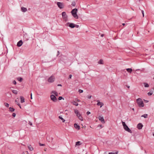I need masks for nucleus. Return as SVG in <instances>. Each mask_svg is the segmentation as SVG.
Segmentation results:
<instances>
[{
    "mask_svg": "<svg viewBox=\"0 0 154 154\" xmlns=\"http://www.w3.org/2000/svg\"><path fill=\"white\" fill-rule=\"evenodd\" d=\"M79 25H75V27H76V28H78L79 27Z\"/></svg>",
    "mask_w": 154,
    "mask_h": 154,
    "instance_id": "nucleus-45",
    "label": "nucleus"
},
{
    "mask_svg": "<svg viewBox=\"0 0 154 154\" xmlns=\"http://www.w3.org/2000/svg\"><path fill=\"white\" fill-rule=\"evenodd\" d=\"M68 17H66L65 18L63 19L66 22L68 20Z\"/></svg>",
    "mask_w": 154,
    "mask_h": 154,
    "instance_id": "nucleus-34",
    "label": "nucleus"
},
{
    "mask_svg": "<svg viewBox=\"0 0 154 154\" xmlns=\"http://www.w3.org/2000/svg\"><path fill=\"white\" fill-rule=\"evenodd\" d=\"M52 93H54L55 94L54 96H57L58 95V94L57 92L55 91H53L52 92Z\"/></svg>",
    "mask_w": 154,
    "mask_h": 154,
    "instance_id": "nucleus-28",
    "label": "nucleus"
},
{
    "mask_svg": "<svg viewBox=\"0 0 154 154\" xmlns=\"http://www.w3.org/2000/svg\"><path fill=\"white\" fill-rule=\"evenodd\" d=\"M29 124L31 126L32 125V124L31 122H29Z\"/></svg>",
    "mask_w": 154,
    "mask_h": 154,
    "instance_id": "nucleus-48",
    "label": "nucleus"
},
{
    "mask_svg": "<svg viewBox=\"0 0 154 154\" xmlns=\"http://www.w3.org/2000/svg\"><path fill=\"white\" fill-rule=\"evenodd\" d=\"M91 114V112H89V111H88L87 112V115H89V114Z\"/></svg>",
    "mask_w": 154,
    "mask_h": 154,
    "instance_id": "nucleus-43",
    "label": "nucleus"
},
{
    "mask_svg": "<svg viewBox=\"0 0 154 154\" xmlns=\"http://www.w3.org/2000/svg\"><path fill=\"white\" fill-rule=\"evenodd\" d=\"M17 103H17V105L18 106H19V107H20V108H21V106H20V104L19 103V102H18Z\"/></svg>",
    "mask_w": 154,
    "mask_h": 154,
    "instance_id": "nucleus-41",
    "label": "nucleus"
},
{
    "mask_svg": "<svg viewBox=\"0 0 154 154\" xmlns=\"http://www.w3.org/2000/svg\"><path fill=\"white\" fill-rule=\"evenodd\" d=\"M137 102L138 105L140 107H143L144 106V103L141 99L139 98L137 100Z\"/></svg>",
    "mask_w": 154,
    "mask_h": 154,
    "instance_id": "nucleus-3",
    "label": "nucleus"
},
{
    "mask_svg": "<svg viewBox=\"0 0 154 154\" xmlns=\"http://www.w3.org/2000/svg\"><path fill=\"white\" fill-rule=\"evenodd\" d=\"M58 86H62V85L60 84H59L57 85Z\"/></svg>",
    "mask_w": 154,
    "mask_h": 154,
    "instance_id": "nucleus-49",
    "label": "nucleus"
},
{
    "mask_svg": "<svg viewBox=\"0 0 154 154\" xmlns=\"http://www.w3.org/2000/svg\"><path fill=\"white\" fill-rule=\"evenodd\" d=\"M4 105L7 107H8L9 106V104L8 103H4Z\"/></svg>",
    "mask_w": 154,
    "mask_h": 154,
    "instance_id": "nucleus-30",
    "label": "nucleus"
},
{
    "mask_svg": "<svg viewBox=\"0 0 154 154\" xmlns=\"http://www.w3.org/2000/svg\"><path fill=\"white\" fill-rule=\"evenodd\" d=\"M58 7L60 9L63 8L64 5L63 3L58 2L57 3Z\"/></svg>",
    "mask_w": 154,
    "mask_h": 154,
    "instance_id": "nucleus-6",
    "label": "nucleus"
},
{
    "mask_svg": "<svg viewBox=\"0 0 154 154\" xmlns=\"http://www.w3.org/2000/svg\"><path fill=\"white\" fill-rule=\"evenodd\" d=\"M55 80V77L53 75L51 76L48 79V81L49 82L52 83L54 82Z\"/></svg>",
    "mask_w": 154,
    "mask_h": 154,
    "instance_id": "nucleus-5",
    "label": "nucleus"
},
{
    "mask_svg": "<svg viewBox=\"0 0 154 154\" xmlns=\"http://www.w3.org/2000/svg\"><path fill=\"white\" fill-rule=\"evenodd\" d=\"M20 102L21 103H23L25 102V99L22 96H20Z\"/></svg>",
    "mask_w": 154,
    "mask_h": 154,
    "instance_id": "nucleus-16",
    "label": "nucleus"
},
{
    "mask_svg": "<svg viewBox=\"0 0 154 154\" xmlns=\"http://www.w3.org/2000/svg\"><path fill=\"white\" fill-rule=\"evenodd\" d=\"M142 13L143 14V17L144 16V11H142Z\"/></svg>",
    "mask_w": 154,
    "mask_h": 154,
    "instance_id": "nucleus-44",
    "label": "nucleus"
},
{
    "mask_svg": "<svg viewBox=\"0 0 154 154\" xmlns=\"http://www.w3.org/2000/svg\"><path fill=\"white\" fill-rule=\"evenodd\" d=\"M13 83L14 84L16 85V82L15 80H14L13 82Z\"/></svg>",
    "mask_w": 154,
    "mask_h": 154,
    "instance_id": "nucleus-38",
    "label": "nucleus"
},
{
    "mask_svg": "<svg viewBox=\"0 0 154 154\" xmlns=\"http://www.w3.org/2000/svg\"><path fill=\"white\" fill-rule=\"evenodd\" d=\"M99 126H100L102 128V125H99Z\"/></svg>",
    "mask_w": 154,
    "mask_h": 154,
    "instance_id": "nucleus-60",
    "label": "nucleus"
},
{
    "mask_svg": "<svg viewBox=\"0 0 154 154\" xmlns=\"http://www.w3.org/2000/svg\"><path fill=\"white\" fill-rule=\"evenodd\" d=\"M78 11V9L74 8L71 11V13L73 17L76 19L78 18V16L77 14Z\"/></svg>",
    "mask_w": 154,
    "mask_h": 154,
    "instance_id": "nucleus-1",
    "label": "nucleus"
},
{
    "mask_svg": "<svg viewBox=\"0 0 154 154\" xmlns=\"http://www.w3.org/2000/svg\"><path fill=\"white\" fill-rule=\"evenodd\" d=\"M62 15L63 19L65 18L66 17H68L65 12H62Z\"/></svg>",
    "mask_w": 154,
    "mask_h": 154,
    "instance_id": "nucleus-12",
    "label": "nucleus"
},
{
    "mask_svg": "<svg viewBox=\"0 0 154 154\" xmlns=\"http://www.w3.org/2000/svg\"><path fill=\"white\" fill-rule=\"evenodd\" d=\"M9 111L11 112H14V108L11 107H10L9 108Z\"/></svg>",
    "mask_w": 154,
    "mask_h": 154,
    "instance_id": "nucleus-19",
    "label": "nucleus"
},
{
    "mask_svg": "<svg viewBox=\"0 0 154 154\" xmlns=\"http://www.w3.org/2000/svg\"><path fill=\"white\" fill-rule=\"evenodd\" d=\"M143 85L144 87L146 88H148L149 87V86L148 84L146 82H144L143 83Z\"/></svg>",
    "mask_w": 154,
    "mask_h": 154,
    "instance_id": "nucleus-18",
    "label": "nucleus"
},
{
    "mask_svg": "<svg viewBox=\"0 0 154 154\" xmlns=\"http://www.w3.org/2000/svg\"><path fill=\"white\" fill-rule=\"evenodd\" d=\"M50 98L51 100H52L54 102H56L57 101V98L53 94H52L50 96Z\"/></svg>",
    "mask_w": 154,
    "mask_h": 154,
    "instance_id": "nucleus-7",
    "label": "nucleus"
},
{
    "mask_svg": "<svg viewBox=\"0 0 154 154\" xmlns=\"http://www.w3.org/2000/svg\"><path fill=\"white\" fill-rule=\"evenodd\" d=\"M99 119L101 122L102 123H104L105 121L103 117L99 116L98 117Z\"/></svg>",
    "mask_w": 154,
    "mask_h": 154,
    "instance_id": "nucleus-9",
    "label": "nucleus"
},
{
    "mask_svg": "<svg viewBox=\"0 0 154 154\" xmlns=\"http://www.w3.org/2000/svg\"><path fill=\"white\" fill-rule=\"evenodd\" d=\"M28 148L29 150L30 151H32L33 149V148L31 146V145H30L29 146H28Z\"/></svg>",
    "mask_w": 154,
    "mask_h": 154,
    "instance_id": "nucleus-20",
    "label": "nucleus"
},
{
    "mask_svg": "<svg viewBox=\"0 0 154 154\" xmlns=\"http://www.w3.org/2000/svg\"><path fill=\"white\" fill-rule=\"evenodd\" d=\"M76 101H77V102H79L80 101V100H78V99H77V100H75Z\"/></svg>",
    "mask_w": 154,
    "mask_h": 154,
    "instance_id": "nucleus-52",
    "label": "nucleus"
},
{
    "mask_svg": "<svg viewBox=\"0 0 154 154\" xmlns=\"http://www.w3.org/2000/svg\"><path fill=\"white\" fill-rule=\"evenodd\" d=\"M91 96H88V99H90L91 98Z\"/></svg>",
    "mask_w": 154,
    "mask_h": 154,
    "instance_id": "nucleus-47",
    "label": "nucleus"
},
{
    "mask_svg": "<svg viewBox=\"0 0 154 154\" xmlns=\"http://www.w3.org/2000/svg\"><path fill=\"white\" fill-rule=\"evenodd\" d=\"M30 96H32V93H31L30 94Z\"/></svg>",
    "mask_w": 154,
    "mask_h": 154,
    "instance_id": "nucleus-58",
    "label": "nucleus"
},
{
    "mask_svg": "<svg viewBox=\"0 0 154 154\" xmlns=\"http://www.w3.org/2000/svg\"><path fill=\"white\" fill-rule=\"evenodd\" d=\"M12 116L14 117H15L16 116V114L15 113H13L12 114Z\"/></svg>",
    "mask_w": 154,
    "mask_h": 154,
    "instance_id": "nucleus-42",
    "label": "nucleus"
},
{
    "mask_svg": "<svg viewBox=\"0 0 154 154\" xmlns=\"http://www.w3.org/2000/svg\"><path fill=\"white\" fill-rule=\"evenodd\" d=\"M59 51H58L57 52V56H58V55H59Z\"/></svg>",
    "mask_w": 154,
    "mask_h": 154,
    "instance_id": "nucleus-50",
    "label": "nucleus"
},
{
    "mask_svg": "<svg viewBox=\"0 0 154 154\" xmlns=\"http://www.w3.org/2000/svg\"><path fill=\"white\" fill-rule=\"evenodd\" d=\"M143 127V125L141 123H139L137 125V128L139 129H142Z\"/></svg>",
    "mask_w": 154,
    "mask_h": 154,
    "instance_id": "nucleus-11",
    "label": "nucleus"
},
{
    "mask_svg": "<svg viewBox=\"0 0 154 154\" xmlns=\"http://www.w3.org/2000/svg\"><path fill=\"white\" fill-rule=\"evenodd\" d=\"M23 44V42L22 40H20L19 41L17 44V45L18 47H20Z\"/></svg>",
    "mask_w": 154,
    "mask_h": 154,
    "instance_id": "nucleus-13",
    "label": "nucleus"
},
{
    "mask_svg": "<svg viewBox=\"0 0 154 154\" xmlns=\"http://www.w3.org/2000/svg\"><path fill=\"white\" fill-rule=\"evenodd\" d=\"M79 93H81L83 92V90L81 89H79Z\"/></svg>",
    "mask_w": 154,
    "mask_h": 154,
    "instance_id": "nucleus-37",
    "label": "nucleus"
},
{
    "mask_svg": "<svg viewBox=\"0 0 154 154\" xmlns=\"http://www.w3.org/2000/svg\"><path fill=\"white\" fill-rule=\"evenodd\" d=\"M59 118L62 121V122H65V120L61 116H59Z\"/></svg>",
    "mask_w": 154,
    "mask_h": 154,
    "instance_id": "nucleus-24",
    "label": "nucleus"
},
{
    "mask_svg": "<svg viewBox=\"0 0 154 154\" xmlns=\"http://www.w3.org/2000/svg\"><path fill=\"white\" fill-rule=\"evenodd\" d=\"M123 128L125 130L131 133H132L130 129L127 125L125 122H122Z\"/></svg>",
    "mask_w": 154,
    "mask_h": 154,
    "instance_id": "nucleus-2",
    "label": "nucleus"
},
{
    "mask_svg": "<svg viewBox=\"0 0 154 154\" xmlns=\"http://www.w3.org/2000/svg\"><path fill=\"white\" fill-rule=\"evenodd\" d=\"M22 154H25V153H24V152H23L22 153Z\"/></svg>",
    "mask_w": 154,
    "mask_h": 154,
    "instance_id": "nucleus-57",
    "label": "nucleus"
},
{
    "mask_svg": "<svg viewBox=\"0 0 154 154\" xmlns=\"http://www.w3.org/2000/svg\"><path fill=\"white\" fill-rule=\"evenodd\" d=\"M74 112L76 115H77L78 113H79L78 110L77 109H75L74 110Z\"/></svg>",
    "mask_w": 154,
    "mask_h": 154,
    "instance_id": "nucleus-31",
    "label": "nucleus"
},
{
    "mask_svg": "<svg viewBox=\"0 0 154 154\" xmlns=\"http://www.w3.org/2000/svg\"><path fill=\"white\" fill-rule=\"evenodd\" d=\"M18 80L20 81V82H22L23 80V79L21 78H17Z\"/></svg>",
    "mask_w": 154,
    "mask_h": 154,
    "instance_id": "nucleus-32",
    "label": "nucleus"
},
{
    "mask_svg": "<svg viewBox=\"0 0 154 154\" xmlns=\"http://www.w3.org/2000/svg\"><path fill=\"white\" fill-rule=\"evenodd\" d=\"M108 154H113V152H109Z\"/></svg>",
    "mask_w": 154,
    "mask_h": 154,
    "instance_id": "nucleus-53",
    "label": "nucleus"
},
{
    "mask_svg": "<svg viewBox=\"0 0 154 154\" xmlns=\"http://www.w3.org/2000/svg\"><path fill=\"white\" fill-rule=\"evenodd\" d=\"M72 76V75H69V79H71Z\"/></svg>",
    "mask_w": 154,
    "mask_h": 154,
    "instance_id": "nucleus-46",
    "label": "nucleus"
},
{
    "mask_svg": "<svg viewBox=\"0 0 154 154\" xmlns=\"http://www.w3.org/2000/svg\"><path fill=\"white\" fill-rule=\"evenodd\" d=\"M78 117L79 119H80L81 121L83 120V118H82V117L81 115L80 116H79V117Z\"/></svg>",
    "mask_w": 154,
    "mask_h": 154,
    "instance_id": "nucleus-29",
    "label": "nucleus"
},
{
    "mask_svg": "<svg viewBox=\"0 0 154 154\" xmlns=\"http://www.w3.org/2000/svg\"><path fill=\"white\" fill-rule=\"evenodd\" d=\"M81 144V142L80 141H78L76 143L75 146H79Z\"/></svg>",
    "mask_w": 154,
    "mask_h": 154,
    "instance_id": "nucleus-21",
    "label": "nucleus"
},
{
    "mask_svg": "<svg viewBox=\"0 0 154 154\" xmlns=\"http://www.w3.org/2000/svg\"><path fill=\"white\" fill-rule=\"evenodd\" d=\"M62 99H64V98L62 97H59L58 98V100H61Z\"/></svg>",
    "mask_w": 154,
    "mask_h": 154,
    "instance_id": "nucleus-35",
    "label": "nucleus"
},
{
    "mask_svg": "<svg viewBox=\"0 0 154 154\" xmlns=\"http://www.w3.org/2000/svg\"><path fill=\"white\" fill-rule=\"evenodd\" d=\"M126 70L128 72L130 73H131L132 72V69L131 68L127 69Z\"/></svg>",
    "mask_w": 154,
    "mask_h": 154,
    "instance_id": "nucleus-17",
    "label": "nucleus"
},
{
    "mask_svg": "<svg viewBox=\"0 0 154 154\" xmlns=\"http://www.w3.org/2000/svg\"><path fill=\"white\" fill-rule=\"evenodd\" d=\"M12 92L14 94H17L18 93L17 91L16 90H13L12 91Z\"/></svg>",
    "mask_w": 154,
    "mask_h": 154,
    "instance_id": "nucleus-26",
    "label": "nucleus"
},
{
    "mask_svg": "<svg viewBox=\"0 0 154 154\" xmlns=\"http://www.w3.org/2000/svg\"><path fill=\"white\" fill-rule=\"evenodd\" d=\"M104 36V35L102 34L101 35V36L103 37Z\"/></svg>",
    "mask_w": 154,
    "mask_h": 154,
    "instance_id": "nucleus-56",
    "label": "nucleus"
},
{
    "mask_svg": "<svg viewBox=\"0 0 154 154\" xmlns=\"http://www.w3.org/2000/svg\"><path fill=\"white\" fill-rule=\"evenodd\" d=\"M65 26H69L70 27L73 28L75 27V24L72 23L68 22L65 24Z\"/></svg>",
    "mask_w": 154,
    "mask_h": 154,
    "instance_id": "nucleus-4",
    "label": "nucleus"
},
{
    "mask_svg": "<svg viewBox=\"0 0 154 154\" xmlns=\"http://www.w3.org/2000/svg\"><path fill=\"white\" fill-rule=\"evenodd\" d=\"M39 144L40 146H45V144H42L40 143H39Z\"/></svg>",
    "mask_w": 154,
    "mask_h": 154,
    "instance_id": "nucleus-33",
    "label": "nucleus"
},
{
    "mask_svg": "<svg viewBox=\"0 0 154 154\" xmlns=\"http://www.w3.org/2000/svg\"><path fill=\"white\" fill-rule=\"evenodd\" d=\"M132 109L133 110H134V108Z\"/></svg>",
    "mask_w": 154,
    "mask_h": 154,
    "instance_id": "nucleus-63",
    "label": "nucleus"
},
{
    "mask_svg": "<svg viewBox=\"0 0 154 154\" xmlns=\"http://www.w3.org/2000/svg\"><path fill=\"white\" fill-rule=\"evenodd\" d=\"M15 102L16 103V104H17V103H18V102H18L17 100H15Z\"/></svg>",
    "mask_w": 154,
    "mask_h": 154,
    "instance_id": "nucleus-51",
    "label": "nucleus"
},
{
    "mask_svg": "<svg viewBox=\"0 0 154 154\" xmlns=\"http://www.w3.org/2000/svg\"><path fill=\"white\" fill-rule=\"evenodd\" d=\"M75 2H73L72 3V5L73 6H75Z\"/></svg>",
    "mask_w": 154,
    "mask_h": 154,
    "instance_id": "nucleus-36",
    "label": "nucleus"
},
{
    "mask_svg": "<svg viewBox=\"0 0 154 154\" xmlns=\"http://www.w3.org/2000/svg\"><path fill=\"white\" fill-rule=\"evenodd\" d=\"M153 136H154V134H153Z\"/></svg>",
    "mask_w": 154,
    "mask_h": 154,
    "instance_id": "nucleus-64",
    "label": "nucleus"
},
{
    "mask_svg": "<svg viewBox=\"0 0 154 154\" xmlns=\"http://www.w3.org/2000/svg\"><path fill=\"white\" fill-rule=\"evenodd\" d=\"M125 23H123V24H122V25H123V26H124V25H125Z\"/></svg>",
    "mask_w": 154,
    "mask_h": 154,
    "instance_id": "nucleus-61",
    "label": "nucleus"
},
{
    "mask_svg": "<svg viewBox=\"0 0 154 154\" xmlns=\"http://www.w3.org/2000/svg\"><path fill=\"white\" fill-rule=\"evenodd\" d=\"M21 10L23 12H25L27 11V9L24 7H22L21 8Z\"/></svg>",
    "mask_w": 154,
    "mask_h": 154,
    "instance_id": "nucleus-15",
    "label": "nucleus"
},
{
    "mask_svg": "<svg viewBox=\"0 0 154 154\" xmlns=\"http://www.w3.org/2000/svg\"><path fill=\"white\" fill-rule=\"evenodd\" d=\"M26 153H27V154H28V151H26Z\"/></svg>",
    "mask_w": 154,
    "mask_h": 154,
    "instance_id": "nucleus-59",
    "label": "nucleus"
},
{
    "mask_svg": "<svg viewBox=\"0 0 154 154\" xmlns=\"http://www.w3.org/2000/svg\"><path fill=\"white\" fill-rule=\"evenodd\" d=\"M30 98L31 99H32V96H30Z\"/></svg>",
    "mask_w": 154,
    "mask_h": 154,
    "instance_id": "nucleus-62",
    "label": "nucleus"
},
{
    "mask_svg": "<svg viewBox=\"0 0 154 154\" xmlns=\"http://www.w3.org/2000/svg\"><path fill=\"white\" fill-rule=\"evenodd\" d=\"M73 104L75 106H77L78 105V103L75 101H73L72 102Z\"/></svg>",
    "mask_w": 154,
    "mask_h": 154,
    "instance_id": "nucleus-25",
    "label": "nucleus"
},
{
    "mask_svg": "<svg viewBox=\"0 0 154 154\" xmlns=\"http://www.w3.org/2000/svg\"><path fill=\"white\" fill-rule=\"evenodd\" d=\"M74 127L76 129L78 130L80 129V126L79 125H78L76 124H74Z\"/></svg>",
    "mask_w": 154,
    "mask_h": 154,
    "instance_id": "nucleus-14",
    "label": "nucleus"
},
{
    "mask_svg": "<svg viewBox=\"0 0 154 154\" xmlns=\"http://www.w3.org/2000/svg\"><path fill=\"white\" fill-rule=\"evenodd\" d=\"M118 153V151H116V152H113V154H117Z\"/></svg>",
    "mask_w": 154,
    "mask_h": 154,
    "instance_id": "nucleus-40",
    "label": "nucleus"
},
{
    "mask_svg": "<svg viewBox=\"0 0 154 154\" xmlns=\"http://www.w3.org/2000/svg\"><path fill=\"white\" fill-rule=\"evenodd\" d=\"M153 94V91H151L150 92L147 93L148 95L149 96Z\"/></svg>",
    "mask_w": 154,
    "mask_h": 154,
    "instance_id": "nucleus-27",
    "label": "nucleus"
},
{
    "mask_svg": "<svg viewBox=\"0 0 154 154\" xmlns=\"http://www.w3.org/2000/svg\"><path fill=\"white\" fill-rule=\"evenodd\" d=\"M47 149H46V148H45V149H44V150L45 151H46Z\"/></svg>",
    "mask_w": 154,
    "mask_h": 154,
    "instance_id": "nucleus-54",
    "label": "nucleus"
},
{
    "mask_svg": "<svg viewBox=\"0 0 154 154\" xmlns=\"http://www.w3.org/2000/svg\"><path fill=\"white\" fill-rule=\"evenodd\" d=\"M53 138L50 137V136H47L46 137V140L47 141L49 142H52V140H53Z\"/></svg>",
    "mask_w": 154,
    "mask_h": 154,
    "instance_id": "nucleus-8",
    "label": "nucleus"
},
{
    "mask_svg": "<svg viewBox=\"0 0 154 154\" xmlns=\"http://www.w3.org/2000/svg\"><path fill=\"white\" fill-rule=\"evenodd\" d=\"M127 88H130V86H128L127 85Z\"/></svg>",
    "mask_w": 154,
    "mask_h": 154,
    "instance_id": "nucleus-55",
    "label": "nucleus"
},
{
    "mask_svg": "<svg viewBox=\"0 0 154 154\" xmlns=\"http://www.w3.org/2000/svg\"><path fill=\"white\" fill-rule=\"evenodd\" d=\"M98 63L99 64H103V60L102 59H101L98 62Z\"/></svg>",
    "mask_w": 154,
    "mask_h": 154,
    "instance_id": "nucleus-22",
    "label": "nucleus"
},
{
    "mask_svg": "<svg viewBox=\"0 0 154 154\" xmlns=\"http://www.w3.org/2000/svg\"><path fill=\"white\" fill-rule=\"evenodd\" d=\"M142 117H143L145 118H147L148 117V115L147 114H144L143 115H142L141 116Z\"/></svg>",
    "mask_w": 154,
    "mask_h": 154,
    "instance_id": "nucleus-23",
    "label": "nucleus"
},
{
    "mask_svg": "<svg viewBox=\"0 0 154 154\" xmlns=\"http://www.w3.org/2000/svg\"><path fill=\"white\" fill-rule=\"evenodd\" d=\"M76 116L77 117H79V116H81V115L79 113L77 115H76Z\"/></svg>",
    "mask_w": 154,
    "mask_h": 154,
    "instance_id": "nucleus-39",
    "label": "nucleus"
},
{
    "mask_svg": "<svg viewBox=\"0 0 154 154\" xmlns=\"http://www.w3.org/2000/svg\"><path fill=\"white\" fill-rule=\"evenodd\" d=\"M97 101V105L98 106H100V107H101L104 105V104L103 103L100 102L99 100H98Z\"/></svg>",
    "mask_w": 154,
    "mask_h": 154,
    "instance_id": "nucleus-10",
    "label": "nucleus"
}]
</instances>
